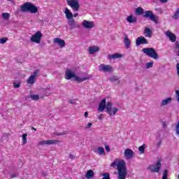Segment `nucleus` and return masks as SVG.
<instances>
[{"label": "nucleus", "instance_id": "obj_1", "mask_svg": "<svg viewBox=\"0 0 179 179\" xmlns=\"http://www.w3.org/2000/svg\"><path fill=\"white\" fill-rule=\"evenodd\" d=\"M110 167H117V170L118 172L117 178L118 179H125L127 176H128V172H127V164L125 161L118 159L115 160L111 164Z\"/></svg>", "mask_w": 179, "mask_h": 179}, {"label": "nucleus", "instance_id": "obj_2", "mask_svg": "<svg viewBox=\"0 0 179 179\" xmlns=\"http://www.w3.org/2000/svg\"><path fill=\"white\" fill-rule=\"evenodd\" d=\"M22 12H30V13H37L38 12V8L31 3V2H26L21 6Z\"/></svg>", "mask_w": 179, "mask_h": 179}, {"label": "nucleus", "instance_id": "obj_3", "mask_svg": "<svg viewBox=\"0 0 179 179\" xmlns=\"http://www.w3.org/2000/svg\"><path fill=\"white\" fill-rule=\"evenodd\" d=\"M72 78H74L75 80L78 83H80V82H85V80H87V79H89L87 77L80 78L76 76V74L74 73H72V71H71L69 69H67L66 71L65 79L69 80L70 79H72Z\"/></svg>", "mask_w": 179, "mask_h": 179}, {"label": "nucleus", "instance_id": "obj_4", "mask_svg": "<svg viewBox=\"0 0 179 179\" xmlns=\"http://www.w3.org/2000/svg\"><path fill=\"white\" fill-rule=\"evenodd\" d=\"M141 51L144 54H146L148 57H150V58H153V59H157L159 58V55L153 48H144Z\"/></svg>", "mask_w": 179, "mask_h": 179}, {"label": "nucleus", "instance_id": "obj_5", "mask_svg": "<svg viewBox=\"0 0 179 179\" xmlns=\"http://www.w3.org/2000/svg\"><path fill=\"white\" fill-rule=\"evenodd\" d=\"M144 13L145 14L143 15V17H144L145 19L148 18L156 24L159 23V16L155 15V14H153V11L147 10L145 11Z\"/></svg>", "mask_w": 179, "mask_h": 179}, {"label": "nucleus", "instance_id": "obj_6", "mask_svg": "<svg viewBox=\"0 0 179 179\" xmlns=\"http://www.w3.org/2000/svg\"><path fill=\"white\" fill-rule=\"evenodd\" d=\"M67 5L71 7L74 12H78L80 8V4H79V1L78 0H66Z\"/></svg>", "mask_w": 179, "mask_h": 179}, {"label": "nucleus", "instance_id": "obj_7", "mask_svg": "<svg viewBox=\"0 0 179 179\" xmlns=\"http://www.w3.org/2000/svg\"><path fill=\"white\" fill-rule=\"evenodd\" d=\"M105 108L108 114H109L110 116L115 115V114L118 113V108H113V104L111 103V102H108L106 105Z\"/></svg>", "mask_w": 179, "mask_h": 179}, {"label": "nucleus", "instance_id": "obj_8", "mask_svg": "<svg viewBox=\"0 0 179 179\" xmlns=\"http://www.w3.org/2000/svg\"><path fill=\"white\" fill-rule=\"evenodd\" d=\"M151 173H159L162 169V160L159 159L156 164L150 165L148 168Z\"/></svg>", "mask_w": 179, "mask_h": 179}, {"label": "nucleus", "instance_id": "obj_9", "mask_svg": "<svg viewBox=\"0 0 179 179\" xmlns=\"http://www.w3.org/2000/svg\"><path fill=\"white\" fill-rule=\"evenodd\" d=\"M99 68L100 72H105L106 73H112V72H114V67L108 64H101Z\"/></svg>", "mask_w": 179, "mask_h": 179}, {"label": "nucleus", "instance_id": "obj_10", "mask_svg": "<svg viewBox=\"0 0 179 179\" xmlns=\"http://www.w3.org/2000/svg\"><path fill=\"white\" fill-rule=\"evenodd\" d=\"M42 37H43V34H41V31H38L36 32L35 34L31 36V42L36 43V44H40Z\"/></svg>", "mask_w": 179, "mask_h": 179}, {"label": "nucleus", "instance_id": "obj_11", "mask_svg": "<svg viewBox=\"0 0 179 179\" xmlns=\"http://www.w3.org/2000/svg\"><path fill=\"white\" fill-rule=\"evenodd\" d=\"M67 24L69 26L70 30H73V29H80V24L76 21L75 19L70 20V21H68Z\"/></svg>", "mask_w": 179, "mask_h": 179}, {"label": "nucleus", "instance_id": "obj_12", "mask_svg": "<svg viewBox=\"0 0 179 179\" xmlns=\"http://www.w3.org/2000/svg\"><path fill=\"white\" fill-rule=\"evenodd\" d=\"M164 34L166 37H169L171 43H177V36H176V34L168 30L164 33Z\"/></svg>", "mask_w": 179, "mask_h": 179}, {"label": "nucleus", "instance_id": "obj_13", "mask_svg": "<svg viewBox=\"0 0 179 179\" xmlns=\"http://www.w3.org/2000/svg\"><path fill=\"white\" fill-rule=\"evenodd\" d=\"M82 25L85 29H93L94 27V22L85 20L83 21Z\"/></svg>", "mask_w": 179, "mask_h": 179}, {"label": "nucleus", "instance_id": "obj_14", "mask_svg": "<svg viewBox=\"0 0 179 179\" xmlns=\"http://www.w3.org/2000/svg\"><path fill=\"white\" fill-rule=\"evenodd\" d=\"M141 44H149L148 40L145 38L143 36L138 37L136 41V45L139 46Z\"/></svg>", "mask_w": 179, "mask_h": 179}, {"label": "nucleus", "instance_id": "obj_15", "mask_svg": "<svg viewBox=\"0 0 179 179\" xmlns=\"http://www.w3.org/2000/svg\"><path fill=\"white\" fill-rule=\"evenodd\" d=\"M64 13L66 15V19L68 20V22L70 20H73V14L71 12L68 8H66L64 10Z\"/></svg>", "mask_w": 179, "mask_h": 179}, {"label": "nucleus", "instance_id": "obj_16", "mask_svg": "<svg viewBox=\"0 0 179 179\" xmlns=\"http://www.w3.org/2000/svg\"><path fill=\"white\" fill-rule=\"evenodd\" d=\"M173 101V98L171 97H168L165 99H163L161 101V107H164V106H169V104H171V102Z\"/></svg>", "mask_w": 179, "mask_h": 179}, {"label": "nucleus", "instance_id": "obj_17", "mask_svg": "<svg viewBox=\"0 0 179 179\" xmlns=\"http://www.w3.org/2000/svg\"><path fill=\"white\" fill-rule=\"evenodd\" d=\"M124 156L127 159H132L134 157V151L128 148L124 150Z\"/></svg>", "mask_w": 179, "mask_h": 179}, {"label": "nucleus", "instance_id": "obj_18", "mask_svg": "<svg viewBox=\"0 0 179 179\" xmlns=\"http://www.w3.org/2000/svg\"><path fill=\"white\" fill-rule=\"evenodd\" d=\"M123 43L126 48H131V40H129V38H128V35H127V34H124V39Z\"/></svg>", "mask_w": 179, "mask_h": 179}, {"label": "nucleus", "instance_id": "obj_19", "mask_svg": "<svg viewBox=\"0 0 179 179\" xmlns=\"http://www.w3.org/2000/svg\"><path fill=\"white\" fill-rule=\"evenodd\" d=\"M54 43H55L56 44H59V47H61V48H64V47H65V41L59 38H55L54 39Z\"/></svg>", "mask_w": 179, "mask_h": 179}, {"label": "nucleus", "instance_id": "obj_20", "mask_svg": "<svg viewBox=\"0 0 179 179\" xmlns=\"http://www.w3.org/2000/svg\"><path fill=\"white\" fill-rule=\"evenodd\" d=\"M106 110V99H102L98 107V111L103 113Z\"/></svg>", "mask_w": 179, "mask_h": 179}, {"label": "nucleus", "instance_id": "obj_21", "mask_svg": "<svg viewBox=\"0 0 179 179\" xmlns=\"http://www.w3.org/2000/svg\"><path fill=\"white\" fill-rule=\"evenodd\" d=\"M127 22H128V23H137L138 18L133 15H130L127 17Z\"/></svg>", "mask_w": 179, "mask_h": 179}, {"label": "nucleus", "instance_id": "obj_22", "mask_svg": "<svg viewBox=\"0 0 179 179\" xmlns=\"http://www.w3.org/2000/svg\"><path fill=\"white\" fill-rule=\"evenodd\" d=\"M144 34L145 37H148L149 38H150L153 34V32L152 31V29H150V28L145 27L144 29Z\"/></svg>", "mask_w": 179, "mask_h": 179}, {"label": "nucleus", "instance_id": "obj_23", "mask_svg": "<svg viewBox=\"0 0 179 179\" xmlns=\"http://www.w3.org/2000/svg\"><path fill=\"white\" fill-rule=\"evenodd\" d=\"M108 59H117L118 58H122V55L120 53H115L113 55H108Z\"/></svg>", "mask_w": 179, "mask_h": 179}, {"label": "nucleus", "instance_id": "obj_24", "mask_svg": "<svg viewBox=\"0 0 179 179\" xmlns=\"http://www.w3.org/2000/svg\"><path fill=\"white\" fill-rule=\"evenodd\" d=\"M100 49L97 46H92L89 48V52L91 55L96 54Z\"/></svg>", "mask_w": 179, "mask_h": 179}, {"label": "nucleus", "instance_id": "obj_25", "mask_svg": "<svg viewBox=\"0 0 179 179\" xmlns=\"http://www.w3.org/2000/svg\"><path fill=\"white\" fill-rule=\"evenodd\" d=\"M54 143H55V141L54 140H48L39 142V145H54Z\"/></svg>", "mask_w": 179, "mask_h": 179}, {"label": "nucleus", "instance_id": "obj_26", "mask_svg": "<svg viewBox=\"0 0 179 179\" xmlns=\"http://www.w3.org/2000/svg\"><path fill=\"white\" fill-rule=\"evenodd\" d=\"M144 13L145 10H143V8H142L141 7H138L135 11L136 16H141V15H143Z\"/></svg>", "mask_w": 179, "mask_h": 179}, {"label": "nucleus", "instance_id": "obj_27", "mask_svg": "<svg viewBox=\"0 0 179 179\" xmlns=\"http://www.w3.org/2000/svg\"><path fill=\"white\" fill-rule=\"evenodd\" d=\"M94 176V172L93 171V170H88L86 173L85 177L87 179H90L92 178V177Z\"/></svg>", "mask_w": 179, "mask_h": 179}, {"label": "nucleus", "instance_id": "obj_28", "mask_svg": "<svg viewBox=\"0 0 179 179\" xmlns=\"http://www.w3.org/2000/svg\"><path fill=\"white\" fill-rule=\"evenodd\" d=\"M35 79L34 76H30L27 82L29 85H34Z\"/></svg>", "mask_w": 179, "mask_h": 179}, {"label": "nucleus", "instance_id": "obj_29", "mask_svg": "<svg viewBox=\"0 0 179 179\" xmlns=\"http://www.w3.org/2000/svg\"><path fill=\"white\" fill-rule=\"evenodd\" d=\"M97 152L100 156L106 155V151H104V148L103 147H99L97 148Z\"/></svg>", "mask_w": 179, "mask_h": 179}, {"label": "nucleus", "instance_id": "obj_30", "mask_svg": "<svg viewBox=\"0 0 179 179\" xmlns=\"http://www.w3.org/2000/svg\"><path fill=\"white\" fill-rule=\"evenodd\" d=\"M22 145L27 143V134H23L22 136Z\"/></svg>", "mask_w": 179, "mask_h": 179}, {"label": "nucleus", "instance_id": "obj_31", "mask_svg": "<svg viewBox=\"0 0 179 179\" xmlns=\"http://www.w3.org/2000/svg\"><path fill=\"white\" fill-rule=\"evenodd\" d=\"M29 97L30 99H31V100H34V101H37V100L40 99V96H38V94H31Z\"/></svg>", "mask_w": 179, "mask_h": 179}, {"label": "nucleus", "instance_id": "obj_32", "mask_svg": "<svg viewBox=\"0 0 179 179\" xmlns=\"http://www.w3.org/2000/svg\"><path fill=\"white\" fill-rule=\"evenodd\" d=\"M119 78L117 76H113L108 78L109 82H117V80H119Z\"/></svg>", "mask_w": 179, "mask_h": 179}, {"label": "nucleus", "instance_id": "obj_33", "mask_svg": "<svg viewBox=\"0 0 179 179\" xmlns=\"http://www.w3.org/2000/svg\"><path fill=\"white\" fill-rule=\"evenodd\" d=\"M145 149H146V145L145 144H143V145H141L138 148V150H139L141 155L145 153Z\"/></svg>", "mask_w": 179, "mask_h": 179}, {"label": "nucleus", "instance_id": "obj_34", "mask_svg": "<svg viewBox=\"0 0 179 179\" xmlns=\"http://www.w3.org/2000/svg\"><path fill=\"white\" fill-rule=\"evenodd\" d=\"M178 17H179V8H177L176 11L172 16V18L174 19L175 20H177V19H178Z\"/></svg>", "mask_w": 179, "mask_h": 179}, {"label": "nucleus", "instance_id": "obj_35", "mask_svg": "<svg viewBox=\"0 0 179 179\" xmlns=\"http://www.w3.org/2000/svg\"><path fill=\"white\" fill-rule=\"evenodd\" d=\"M1 15L3 19H4L5 20H8V19L10 17V15L8 13H3Z\"/></svg>", "mask_w": 179, "mask_h": 179}, {"label": "nucleus", "instance_id": "obj_36", "mask_svg": "<svg viewBox=\"0 0 179 179\" xmlns=\"http://www.w3.org/2000/svg\"><path fill=\"white\" fill-rule=\"evenodd\" d=\"M145 68H146L147 69H149V68H153V62H148V63L145 64Z\"/></svg>", "mask_w": 179, "mask_h": 179}, {"label": "nucleus", "instance_id": "obj_37", "mask_svg": "<svg viewBox=\"0 0 179 179\" xmlns=\"http://www.w3.org/2000/svg\"><path fill=\"white\" fill-rule=\"evenodd\" d=\"M175 49H176V50H175L176 52H177V50H178V56H179V43H178V42L175 43Z\"/></svg>", "mask_w": 179, "mask_h": 179}, {"label": "nucleus", "instance_id": "obj_38", "mask_svg": "<svg viewBox=\"0 0 179 179\" xmlns=\"http://www.w3.org/2000/svg\"><path fill=\"white\" fill-rule=\"evenodd\" d=\"M168 174H169V172L167 171V170H164L163 176H162V179H168V178H167Z\"/></svg>", "mask_w": 179, "mask_h": 179}, {"label": "nucleus", "instance_id": "obj_39", "mask_svg": "<svg viewBox=\"0 0 179 179\" xmlns=\"http://www.w3.org/2000/svg\"><path fill=\"white\" fill-rule=\"evenodd\" d=\"M39 72H40V70H38V69L35 70L33 75H31V76H34V78H37V76H38Z\"/></svg>", "mask_w": 179, "mask_h": 179}, {"label": "nucleus", "instance_id": "obj_40", "mask_svg": "<svg viewBox=\"0 0 179 179\" xmlns=\"http://www.w3.org/2000/svg\"><path fill=\"white\" fill-rule=\"evenodd\" d=\"M8 41V38H0V44H5Z\"/></svg>", "mask_w": 179, "mask_h": 179}, {"label": "nucleus", "instance_id": "obj_41", "mask_svg": "<svg viewBox=\"0 0 179 179\" xmlns=\"http://www.w3.org/2000/svg\"><path fill=\"white\" fill-rule=\"evenodd\" d=\"M176 135H179V121L178 122V124L176 126Z\"/></svg>", "mask_w": 179, "mask_h": 179}, {"label": "nucleus", "instance_id": "obj_42", "mask_svg": "<svg viewBox=\"0 0 179 179\" xmlns=\"http://www.w3.org/2000/svg\"><path fill=\"white\" fill-rule=\"evenodd\" d=\"M13 86H14L15 89H17V88L20 87V83H14Z\"/></svg>", "mask_w": 179, "mask_h": 179}, {"label": "nucleus", "instance_id": "obj_43", "mask_svg": "<svg viewBox=\"0 0 179 179\" xmlns=\"http://www.w3.org/2000/svg\"><path fill=\"white\" fill-rule=\"evenodd\" d=\"M69 103H70V104H76V100L71 99L69 101Z\"/></svg>", "mask_w": 179, "mask_h": 179}, {"label": "nucleus", "instance_id": "obj_44", "mask_svg": "<svg viewBox=\"0 0 179 179\" xmlns=\"http://www.w3.org/2000/svg\"><path fill=\"white\" fill-rule=\"evenodd\" d=\"M176 94L177 101H178V103H179V90H176Z\"/></svg>", "mask_w": 179, "mask_h": 179}, {"label": "nucleus", "instance_id": "obj_45", "mask_svg": "<svg viewBox=\"0 0 179 179\" xmlns=\"http://www.w3.org/2000/svg\"><path fill=\"white\" fill-rule=\"evenodd\" d=\"M162 128H167V123L166 122H162Z\"/></svg>", "mask_w": 179, "mask_h": 179}, {"label": "nucleus", "instance_id": "obj_46", "mask_svg": "<svg viewBox=\"0 0 179 179\" xmlns=\"http://www.w3.org/2000/svg\"><path fill=\"white\" fill-rule=\"evenodd\" d=\"M105 149H106V152H110V146H108V145H105Z\"/></svg>", "mask_w": 179, "mask_h": 179}, {"label": "nucleus", "instance_id": "obj_47", "mask_svg": "<svg viewBox=\"0 0 179 179\" xmlns=\"http://www.w3.org/2000/svg\"><path fill=\"white\" fill-rule=\"evenodd\" d=\"M57 135H58V136L66 135V131L63 132V133H59Z\"/></svg>", "mask_w": 179, "mask_h": 179}, {"label": "nucleus", "instance_id": "obj_48", "mask_svg": "<svg viewBox=\"0 0 179 179\" xmlns=\"http://www.w3.org/2000/svg\"><path fill=\"white\" fill-rule=\"evenodd\" d=\"M162 3H166V2H169V0H159Z\"/></svg>", "mask_w": 179, "mask_h": 179}, {"label": "nucleus", "instance_id": "obj_49", "mask_svg": "<svg viewBox=\"0 0 179 179\" xmlns=\"http://www.w3.org/2000/svg\"><path fill=\"white\" fill-rule=\"evenodd\" d=\"M92 125H93V124L92 122L88 123L87 128H90L92 127Z\"/></svg>", "mask_w": 179, "mask_h": 179}, {"label": "nucleus", "instance_id": "obj_50", "mask_svg": "<svg viewBox=\"0 0 179 179\" xmlns=\"http://www.w3.org/2000/svg\"><path fill=\"white\" fill-rule=\"evenodd\" d=\"M10 178H15V177H17V176L15 174H13V175H10Z\"/></svg>", "mask_w": 179, "mask_h": 179}, {"label": "nucleus", "instance_id": "obj_51", "mask_svg": "<svg viewBox=\"0 0 179 179\" xmlns=\"http://www.w3.org/2000/svg\"><path fill=\"white\" fill-rule=\"evenodd\" d=\"M87 115H89V113L87 112H85L84 113V117H85V118H87Z\"/></svg>", "mask_w": 179, "mask_h": 179}, {"label": "nucleus", "instance_id": "obj_52", "mask_svg": "<svg viewBox=\"0 0 179 179\" xmlns=\"http://www.w3.org/2000/svg\"><path fill=\"white\" fill-rule=\"evenodd\" d=\"M160 145H162V141H159L157 143V146L160 147Z\"/></svg>", "mask_w": 179, "mask_h": 179}, {"label": "nucleus", "instance_id": "obj_53", "mask_svg": "<svg viewBox=\"0 0 179 179\" xmlns=\"http://www.w3.org/2000/svg\"><path fill=\"white\" fill-rule=\"evenodd\" d=\"M78 13H74V14L73 15V17H78Z\"/></svg>", "mask_w": 179, "mask_h": 179}, {"label": "nucleus", "instance_id": "obj_54", "mask_svg": "<svg viewBox=\"0 0 179 179\" xmlns=\"http://www.w3.org/2000/svg\"><path fill=\"white\" fill-rule=\"evenodd\" d=\"M70 158L71 159H75V156L73 155H70Z\"/></svg>", "mask_w": 179, "mask_h": 179}, {"label": "nucleus", "instance_id": "obj_55", "mask_svg": "<svg viewBox=\"0 0 179 179\" xmlns=\"http://www.w3.org/2000/svg\"><path fill=\"white\" fill-rule=\"evenodd\" d=\"M99 120H102V118H103V114L99 115Z\"/></svg>", "mask_w": 179, "mask_h": 179}, {"label": "nucleus", "instance_id": "obj_56", "mask_svg": "<svg viewBox=\"0 0 179 179\" xmlns=\"http://www.w3.org/2000/svg\"><path fill=\"white\" fill-rule=\"evenodd\" d=\"M32 129H33L34 131H37V129H36V128H34V127H32Z\"/></svg>", "mask_w": 179, "mask_h": 179}, {"label": "nucleus", "instance_id": "obj_57", "mask_svg": "<svg viewBox=\"0 0 179 179\" xmlns=\"http://www.w3.org/2000/svg\"><path fill=\"white\" fill-rule=\"evenodd\" d=\"M178 179H179V175L178 176Z\"/></svg>", "mask_w": 179, "mask_h": 179}, {"label": "nucleus", "instance_id": "obj_58", "mask_svg": "<svg viewBox=\"0 0 179 179\" xmlns=\"http://www.w3.org/2000/svg\"><path fill=\"white\" fill-rule=\"evenodd\" d=\"M117 83H120V81H118Z\"/></svg>", "mask_w": 179, "mask_h": 179}, {"label": "nucleus", "instance_id": "obj_59", "mask_svg": "<svg viewBox=\"0 0 179 179\" xmlns=\"http://www.w3.org/2000/svg\"><path fill=\"white\" fill-rule=\"evenodd\" d=\"M8 1H11V0H8Z\"/></svg>", "mask_w": 179, "mask_h": 179}]
</instances>
